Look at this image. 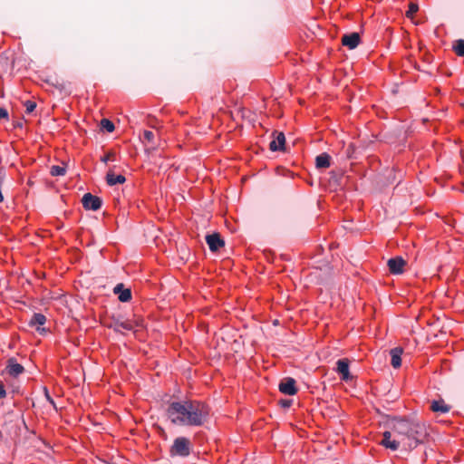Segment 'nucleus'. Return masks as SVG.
Returning a JSON list of instances; mask_svg holds the SVG:
<instances>
[{
    "label": "nucleus",
    "mask_w": 464,
    "mask_h": 464,
    "mask_svg": "<svg viewBox=\"0 0 464 464\" xmlns=\"http://www.w3.org/2000/svg\"><path fill=\"white\" fill-rule=\"evenodd\" d=\"M335 371L340 375L341 380L344 382H348L353 378L349 370V360L346 358L339 359L336 362Z\"/></svg>",
    "instance_id": "6"
},
{
    "label": "nucleus",
    "mask_w": 464,
    "mask_h": 464,
    "mask_svg": "<svg viewBox=\"0 0 464 464\" xmlns=\"http://www.w3.org/2000/svg\"><path fill=\"white\" fill-rule=\"evenodd\" d=\"M388 424L402 441H407L411 449L422 443L428 435L425 424L415 416H392Z\"/></svg>",
    "instance_id": "2"
},
{
    "label": "nucleus",
    "mask_w": 464,
    "mask_h": 464,
    "mask_svg": "<svg viewBox=\"0 0 464 464\" xmlns=\"http://www.w3.org/2000/svg\"><path fill=\"white\" fill-rule=\"evenodd\" d=\"M24 106L26 113H32L36 108V103L33 101L27 100L24 102Z\"/></svg>",
    "instance_id": "24"
},
{
    "label": "nucleus",
    "mask_w": 464,
    "mask_h": 464,
    "mask_svg": "<svg viewBox=\"0 0 464 464\" xmlns=\"http://www.w3.org/2000/svg\"><path fill=\"white\" fill-rule=\"evenodd\" d=\"M380 444L392 451H396L400 448V441L397 440H392V432L388 430L383 432L382 440Z\"/></svg>",
    "instance_id": "13"
},
{
    "label": "nucleus",
    "mask_w": 464,
    "mask_h": 464,
    "mask_svg": "<svg viewBox=\"0 0 464 464\" xmlns=\"http://www.w3.org/2000/svg\"><path fill=\"white\" fill-rule=\"evenodd\" d=\"M2 119H6L8 120V111L5 108H0V121Z\"/></svg>",
    "instance_id": "28"
},
{
    "label": "nucleus",
    "mask_w": 464,
    "mask_h": 464,
    "mask_svg": "<svg viewBox=\"0 0 464 464\" xmlns=\"http://www.w3.org/2000/svg\"><path fill=\"white\" fill-rule=\"evenodd\" d=\"M100 125H101L102 130H105L107 132H112L115 129L113 122L106 118H104L101 121Z\"/></svg>",
    "instance_id": "22"
},
{
    "label": "nucleus",
    "mask_w": 464,
    "mask_h": 464,
    "mask_svg": "<svg viewBox=\"0 0 464 464\" xmlns=\"http://www.w3.org/2000/svg\"><path fill=\"white\" fill-rule=\"evenodd\" d=\"M192 444L189 439L180 436L177 437L169 449L170 457L187 458L190 455Z\"/></svg>",
    "instance_id": "3"
},
{
    "label": "nucleus",
    "mask_w": 464,
    "mask_h": 464,
    "mask_svg": "<svg viewBox=\"0 0 464 464\" xmlns=\"http://www.w3.org/2000/svg\"><path fill=\"white\" fill-rule=\"evenodd\" d=\"M331 165V156L326 153H321L315 158V167L317 169H326Z\"/></svg>",
    "instance_id": "16"
},
{
    "label": "nucleus",
    "mask_w": 464,
    "mask_h": 464,
    "mask_svg": "<svg viewBox=\"0 0 464 464\" xmlns=\"http://www.w3.org/2000/svg\"><path fill=\"white\" fill-rule=\"evenodd\" d=\"M65 172V168L58 165L52 166L50 169V174L53 177L63 176Z\"/></svg>",
    "instance_id": "23"
},
{
    "label": "nucleus",
    "mask_w": 464,
    "mask_h": 464,
    "mask_svg": "<svg viewBox=\"0 0 464 464\" xmlns=\"http://www.w3.org/2000/svg\"><path fill=\"white\" fill-rule=\"evenodd\" d=\"M292 403L293 400L291 399H284L280 401V405L285 409L291 407Z\"/></svg>",
    "instance_id": "27"
},
{
    "label": "nucleus",
    "mask_w": 464,
    "mask_h": 464,
    "mask_svg": "<svg viewBox=\"0 0 464 464\" xmlns=\"http://www.w3.org/2000/svg\"><path fill=\"white\" fill-rule=\"evenodd\" d=\"M82 203L86 210L97 211L102 206V200L101 198L92 195V193H86L82 198Z\"/></svg>",
    "instance_id": "4"
},
{
    "label": "nucleus",
    "mask_w": 464,
    "mask_h": 464,
    "mask_svg": "<svg viewBox=\"0 0 464 464\" xmlns=\"http://www.w3.org/2000/svg\"><path fill=\"white\" fill-rule=\"evenodd\" d=\"M106 181L109 186H114L116 184H122L126 181V178L121 174H114L111 171H109L106 175Z\"/></svg>",
    "instance_id": "17"
},
{
    "label": "nucleus",
    "mask_w": 464,
    "mask_h": 464,
    "mask_svg": "<svg viewBox=\"0 0 464 464\" xmlns=\"http://www.w3.org/2000/svg\"><path fill=\"white\" fill-rule=\"evenodd\" d=\"M101 160L103 163H107L110 160L114 161L115 160V154L113 152H109V153L105 154L103 157H102Z\"/></svg>",
    "instance_id": "25"
},
{
    "label": "nucleus",
    "mask_w": 464,
    "mask_h": 464,
    "mask_svg": "<svg viewBox=\"0 0 464 464\" xmlns=\"http://www.w3.org/2000/svg\"><path fill=\"white\" fill-rule=\"evenodd\" d=\"M406 265L401 256L392 257L388 260L387 266L392 275H401L403 273V267Z\"/></svg>",
    "instance_id": "9"
},
{
    "label": "nucleus",
    "mask_w": 464,
    "mask_h": 464,
    "mask_svg": "<svg viewBox=\"0 0 464 464\" xmlns=\"http://www.w3.org/2000/svg\"><path fill=\"white\" fill-rule=\"evenodd\" d=\"M6 371L10 376L17 377L24 372V368L17 362L15 358L12 357L7 361Z\"/></svg>",
    "instance_id": "12"
},
{
    "label": "nucleus",
    "mask_w": 464,
    "mask_h": 464,
    "mask_svg": "<svg viewBox=\"0 0 464 464\" xmlns=\"http://www.w3.org/2000/svg\"><path fill=\"white\" fill-rule=\"evenodd\" d=\"M361 43V35L357 32L351 34H345L342 37L343 45L346 46L350 50L355 49Z\"/></svg>",
    "instance_id": "10"
},
{
    "label": "nucleus",
    "mask_w": 464,
    "mask_h": 464,
    "mask_svg": "<svg viewBox=\"0 0 464 464\" xmlns=\"http://www.w3.org/2000/svg\"><path fill=\"white\" fill-rule=\"evenodd\" d=\"M113 293L118 295L121 303L130 302L132 298L130 288H126L122 283L117 284L113 288Z\"/></svg>",
    "instance_id": "11"
},
{
    "label": "nucleus",
    "mask_w": 464,
    "mask_h": 464,
    "mask_svg": "<svg viewBox=\"0 0 464 464\" xmlns=\"http://www.w3.org/2000/svg\"><path fill=\"white\" fill-rule=\"evenodd\" d=\"M209 411V407L201 401L184 399L169 401L165 414L175 426L198 428L208 421Z\"/></svg>",
    "instance_id": "1"
},
{
    "label": "nucleus",
    "mask_w": 464,
    "mask_h": 464,
    "mask_svg": "<svg viewBox=\"0 0 464 464\" xmlns=\"http://www.w3.org/2000/svg\"><path fill=\"white\" fill-rule=\"evenodd\" d=\"M116 333H121V330L125 331H132L133 325L132 324L126 320V321H121L120 319H113L112 323L109 326Z\"/></svg>",
    "instance_id": "14"
},
{
    "label": "nucleus",
    "mask_w": 464,
    "mask_h": 464,
    "mask_svg": "<svg viewBox=\"0 0 464 464\" xmlns=\"http://www.w3.org/2000/svg\"><path fill=\"white\" fill-rule=\"evenodd\" d=\"M430 409L434 412L447 413L450 411V407L449 405L445 404V402L442 400H440V401H432Z\"/></svg>",
    "instance_id": "18"
},
{
    "label": "nucleus",
    "mask_w": 464,
    "mask_h": 464,
    "mask_svg": "<svg viewBox=\"0 0 464 464\" xmlns=\"http://www.w3.org/2000/svg\"><path fill=\"white\" fill-rule=\"evenodd\" d=\"M274 139L269 143V150L271 151H285V136L283 132L275 131Z\"/></svg>",
    "instance_id": "7"
},
{
    "label": "nucleus",
    "mask_w": 464,
    "mask_h": 464,
    "mask_svg": "<svg viewBox=\"0 0 464 464\" xmlns=\"http://www.w3.org/2000/svg\"><path fill=\"white\" fill-rule=\"evenodd\" d=\"M44 397H45L46 401L51 405H53L54 408H56L55 402H54L53 399L51 397L49 391L46 387L44 388Z\"/></svg>",
    "instance_id": "26"
},
{
    "label": "nucleus",
    "mask_w": 464,
    "mask_h": 464,
    "mask_svg": "<svg viewBox=\"0 0 464 464\" xmlns=\"http://www.w3.org/2000/svg\"><path fill=\"white\" fill-rule=\"evenodd\" d=\"M37 331H39V332H40V331H41V329L38 327V328H37ZM42 331H44V328H43V329H42Z\"/></svg>",
    "instance_id": "31"
},
{
    "label": "nucleus",
    "mask_w": 464,
    "mask_h": 464,
    "mask_svg": "<svg viewBox=\"0 0 464 464\" xmlns=\"http://www.w3.org/2000/svg\"><path fill=\"white\" fill-rule=\"evenodd\" d=\"M417 9H418L417 5H411L410 10H409V12H408V13H413V12H416V11H417Z\"/></svg>",
    "instance_id": "30"
},
{
    "label": "nucleus",
    "mask_w": 464,
    "mask_h": 464,
    "mask_svg": "<svg viewBox=\"0 0 464 464\" xmlns=\"http://www.w3.org/2000/svg\"><path fill=\"white\" fill-rule=\"evenodd\" d=\"M403 353V349L401 347H395L391 349V364L393 368L397 369L401 365V355Z\"/></svg>",
    "instance_id": "15"
},
{
    "label": "nucleus",
    "mask_w": 464,
    "mask_h": 464,
    "mask_svg": "<svg viewBox=\"0 0 464 464\" xmlns=\"http://www.w3.org/2000/svg\"><path fill=\"white\" fill-rule=\"evenodd\" d=\"M206 242L211 252H217L225 245L219 233H212L206 236Z\"/></svg>",
    "instance_id": "8"
},
{
    "label": "nucleus",
    "mask_w": 464,
    "mask_h": 464,
    "mask_svg": "<svg viewBox=\"0 0 464 464\" xmlns=\"http://www.w3.org/2000/svg\"><path fill=\"white\" fill-rule=\"evenodd\" d=\"M6 396V391L3 383H0V399H3Z\"/></svg>",
    "instance_id": "29"
},
{
    "label": "nucleus",
    "mask_w": 464,
    "mask_h": 464,
    "mask_svg": "<svg viewBox=\"0 0 464 464\" xmlns=\"http://www.w3.org/2000/svg\"><path fill=\"white\" fill-rule=\"evenodd\" d=\"M453 50L459 56H464V40L459 39L453 44Z\"/></svg>",
    "instance_id": "21"
},
{
    "label": "nucleus",
    "mask_w": 464,
    "mask_h": 464,
    "mask_svg": "<svg viewBox=\"0 0 464 464\" xmlns=\"http://www.w3.org/2000/svg\"><path fill=\"white\" fill-rule=\"evenodd\" d=\"M154 138H155V135L151 130H144L143 141H146V142L151 144L150 147H148L145 149V151L147 153H150L151 151H153L156 149V145L154 143Z\"/></svg>",
    "instance_id": "19"
},
{
    "label": "nucleus",
    "mask_w": 464,
    "mask_h": 464,
    "mask_svg": "<svg viewBox=\"0 0 464 464\" xmlns=\"http://www.w3.org/2000/svg\"><path fill=\"white\" fill-rule=\"evenodd\" d=\"M46 322V317L41 313H34L29 321L30 326L44 325Z\"/></svg>",
    "instance_id": "20"
},
{
    "label": "nucleus",
    "mask_w": 464,
    "mask_h": 464,
    "mask_svg": "<svg viewBox=\"0 0 464 464\" xmlns=\"http://www.w3.org/2000/svg\"><path fill=\"white\" fill-rule=\"evenodd\" d=\"M278 390L285 395H295L297 392L295 380L292 377L284 378L278 384Z\"/></svg>",
    "instance_id": "5"
}]
</instances>
